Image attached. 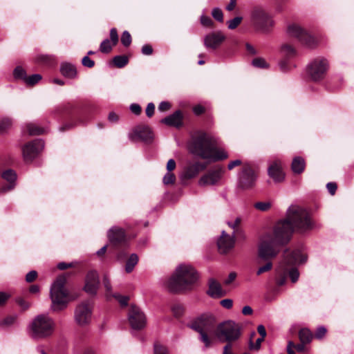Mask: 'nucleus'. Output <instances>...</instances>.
Returning a JSON list of instances; mask_svg holds the SVG:
<instances>
[{"label": "nucleus", "mask_w": 354, "mask_h": 354, "mask_svg": "<svg viewBox=\"0 0 354 354\" xmlns=\"http://www.w3.org/2000/svg\"><path fill=\"white\" fill-rule=\"evenodd\" d=\"M313 223L308 212L297 205H291L287 210L286 218L276 223L273 233L266 234L259 246V257L269 261L279 252V247L287 244L294 230L305 232L311 230Z\"/></svg>", "instance_id": "f257e3e1"}, {"label": "nucleus", "mask_w": 354, "mask_h": 354, "mask_svg": "<svg viewBox=\"0 0 354 354\" xmlns=\"http://www.w3.org/2000/svg\"><path fill=\"white\" fill-rule=\"evenodd\" d=\"M188 149L191 153L212 161L221 160L228 157L224 149L216 148L215 140L203 132L192 136Z\"/></svg>", "instance_id": "f03ea898"}, {"label": "nucleus", "mask_w": 354, "mask_h": 354, "mask_svg": "<svg viewBox=\"0 0 354 354\" xmlns=\"http://www.w3.org/2000/svg\"><path fill=\"white\" fill-rule=\"evenodd\" d=\"M197 279L198 274L192 266L181 264L176 268L166 286L170 292H180L187 289Z\"/></svg>", "instance_id": "7ed1b4c3"}, {"label": "nucleus", "mask_w": 354, "mask_h": 354, "mask_svg": "<svg viewBox=\"0 0 354 354\" xmlns=\"http://www.w3.org/2000/svg\"><path fill=\"white\" fill-rule=\"evenodd\" d=\"M55 328V323L51 317L46 314H40L32 319L28 330L31 338L39 340L52 336Z\"/></svg>", "instance_id": "20e7f679"}, {"label": "nucleus", "mask_w": 354, "mask_h": 354, "mask_svg": "<svg viewBox=\"0 0 354 354\" xmlns=\"http://www.w3.org/2000/svg\"><path fill=\"white\" fill-rule=\"evenodd\" d=\"M66 279L64 275L58 277L52 284L50 295L52 300V309L59 311L66 307L70 301L68 290L65 288Z\"/></svg>", "instance_id": "39448f33"}, {"label": "nucleus", "mask_w": 354, "mask_h": 354, "mask_svg": "<svg viewBox=\"0 0 354 354\" xmlns=\"http://www.w3.org/2000/svg\"><path fill=\"white\" fill-rule=\"evenodd\" d=\"M216 322L215 317L207 313L202 315L190 326L191 328L199 333V339L205 344V348L211 346V340L207 334L214 330Z\"/></svg>", "instance_id": "423d86ee"}, {"label": "nucleus", "mask_w": 354, "mask_h": 354, "mask_svg": "<svg viewBox=\"0 0 354 354\" xmlns=\"http://www.w3.org/2000/svg\"><path fill=\"white\" fill-rule=\"evenodd\" d=\"M306 261V257L301 253L298 250L290 252L286 250L283 253V259L279 263L277 269V272L279 276H281L277 279V284L283 286L286 282V276H287L288 268L286 264L289 266H295L297 263H304Z\"/></svg>", "instance_id": "0eeeda50"}, {"label": "nucleus", "mask_w": 354, "mask_h": 354, "mask_svg": "<svg viewBox=\"0 0 354 354\" xmlns=\"http://www.w3.org/2000/svg\"><path fill=\"white\" fill-rule=\"evenodd\" d=\"M216 336L221 342L231 343L241 336V326L232 320L225 321L217 326Z\"/></svg>", "instance_id": "6e6552de"}, {"label": "nucleus", "mask_w": 354, "mask_h": 354, "mask_svg": "<svg viewBox=\"0 0 354 354\" xmlns=\"http://www.w3.org/2000/svg\"><path fill=\"white\" fill-rule=\"evenodd\" d=\"M252 21L257 29L263 32L270 31L274 25L271 16L261 8H255L252 10Z\"/></svg>", "instance_id": "1a4fd4ad"}, {"label": "nucleus", "mask_w": 354, "mask_h": 354, "mask_svg": "<svg viewBox=\"0 0 354 354\" xmlns=\"http://www.w3.org/2000/svg\"><path fill=\"white\" fill-rule=\"evenodd\" d=\"M93 308V304L89 301H84L76 306L74 312V319L77 325L85 326L91 323Z\"/></svg>", "instance_id": "9d476101"}, {"label": "nucleus", "mask_w": 354, "mask_h": 354, "mask_svg": "<svg viewBox=\"0 0 354 354\" xmlns=\"http://www.w3.org/2000/svg\"><path fill=\"white\" fill-rule=\"evenodd\" d=\"M257 175L250 165H245L238 176V186L243 190L252 189L256 184Z\"/></svg>", "instance_id": "9b49d317"}, {"label": "nucleus", "mask_w": 354, "mask_h": 354, "mask_svg": "<svg viewBox=\"0 0 354 354\" xmlns=\"http://www.w3.org/2000/svg\"><path fill=\"white\" fill-rule=\"evenodd\" d=\"M328 68V62L325 58H317L307 67V73L313 81L322 80Z\"/></svg>", "instance_id": "f8f14e48"}, {"label": "nucleus", "mask_w": 354, "mask_h": 354, "mask_svg": "<svg viewBox=\"0 0 354 354\" xmlns=\"http://www.w3.org/2000/svg\"><path fill=\"white\" fill-rule=\"evenodd\" d=\"M44 147V142L41 139H36L27 143L22 149L24 160L26 162L32 161L43 150Z\"/></svg>", "instance_id": "ddd939ff"}, {"label": "nucleus", "mask_w": 354, "mask_h": 354, "mask_svg": "<svg viewBox=\"0 0 354 354\" xmlns=\"http://www.w3.org/2000/svg\"><path fill=\"white\" fill-rule=\"evenodd\" d=\"M129 321L134 330H141L146 326L147 319L144 313L135 306H132L129 313Z\"/></svg>", "instance_id": "4468645a"}, {"label": "nucleus", "mask_w": 354, "mask_h": 354, "mask_svg": "<svg viewBox=\"0 0 354 354\" xmlns=\"http://www.w3.org/2000/svg\"><path fill=\"white\" fill-rule=\"evenodd\" d=\"M223 172L222 167H216L202 176L198 180V185L201 187L216 185L221 178Z\"/></svg>", "instance_id": "2eb2a0df"}, {"label": "nucleus", "mask_w": 354, "mask_h": 354, "mask_svg": "<svg viewBox=\"0 0 354 354\" xmlns=\"http://www.w3.org/2000/svg\"><path fill=\"white\" fill-rule=\"evenodd\" d=\"M288 33L290 36L297 38L303 44L310 47L313 46L314 44V38L297 25H290L288 27Z\"/></svg>", "instance_id": "dca6fc26"}, {"label": "nucleus", "mask_w": 354, "mask_h": 354, "mask_svg": "<svg viewBox=\"0 0 354 354\" xmlns=\"http://www.w3.org/2000/svg\"><path fill=\"white\" fill-rule=\"evenodd\" d=\"M225 40V36L221 31L212 32L204 37V46L207 49L215 50Z\"/></svg>", "instance_id": "f3484780"}, {"label": "nucleus", "mask_w": 354, "mask_h": 354, "mask_svg": "<svg viewBox=\"0 0 354 354\" xmlns=\"http://www.w3.org/2000/svg\"><path fill=\"white\" fill-rule=\"evenodd\" d=\"M99 285L100 281L97 272L95 270L89 271L85 279V285L84 287L85 292L89 295H95L97 294Z\"/></svg>", "instance_id": "a211bd4d"}, {"label": "nucleus", "mask_w": 354, "mask_h": 354, "mask_svg": "<svg viewBox=\"0 0 354 354\" xmlns=\"http://www.w3.org/2000/svg\"><path fill=\"white\" fill-rule=\"evenodd\" d=\"M207 165L200 162H196L193 164L187 165L183 173L184 179H191L196 177L198 173L206 169Z\"/></svg>", "instance_id": "6ab92c4d"}, {"label": "nucleus", "mask_w": 354, "mask_h": 354, "mask_svg": "<svg viewBox=\"0 0 354 354\" xmlns=\"http://www.w3.org/2000/svg\"><path fill=\"white\" fill-rule=\"evenodd\" d=\"M217 245L220 252L224 254L227 252L234 247V239L225 231H223L220 238L217 241Z\"/></svg>", "instance_id": "aec40b11"}, {"label": "nucleus", "mask_w": 354, "mask_h": 354, "mask_svg": "<svg viewBox=\"0 0 354 354\" xmlns=\"http://www.w3.org/2000/svg\"><path fill=\"white\" fill-rule=\"evenodd\" d=\"M268 175L275 182H281L284 179V174L281 170V162L274 161L272 162L268 169Z\"/></svg>", "instance_id": "412c9836"}, {"label": "nucleus", "mask_w": 354, "mask_h": 354, "mask_svg": "<svg viewBox=\"0 0 354 354\" xmlns=\"http://www.w3.org/2000/svg\"><path fill=\"white\" fill-rule=\"evenodd\" d=\"M161 122L170 127H180L183 124V114L180 111H176L174 113L163 118Z\"/></svg>", "instance_id": "4be33fe9"}, {"label": "nucleus", "mask_w": 354, "mask_h": 354, "mask_svg": "<svg viewBox=\"0 0 354 354\" xmlns=\"http://www.w3.org/2000/svg\"><path fill=\"white\" fill-rule=\"evenodd\" d=\"M107 236L110 242L116 244L124 241L125 232L121 227H113L108 231Z\"/></svg>", "instance_id": "5701e85b"}, {"label": "nucleus", "mask_w": 354, "mask_h": 354, "mask_svg": "<svg viewBox=\"0 0 354 354\" xmlns=\"http://www.w3.org/2000/svg\"><path fill=\"white\" fill-rule=\"evenodd\" d=\"M133 135L135 137L147 142L152 139V132L150 128L147 126H138L133 130Z\"/></svg>", "instance_id": "b1692460"}, {"label": "nucleus", "mask_w": 354, "mask_h": 354, "mask_svg": "<svg viewBox=\"0 0 354 354\" xmlns=\"http://www.w3.org/2000/svg\"><path fill=\"white\" fill-rule=\"evenodd\" d=\"M207 293L212 297H221L225 295L220 283L214 279H210L209 280V290Z\"/></svg>", "instance_id": "393cba45"}, {"label": "nucleus", "mask_w": 354, "mask_h": 354, "mask_svg": "<svg viewBox=\"0 0 354 354\" xmlns=\"http://www.w3.org/2000/svg\"><path fill=\"white\" fill-rule=\"evenodd\" d=\"M2 178L9 182L10 184L6 187H3L1 188V192H6L7 191L11 190L14 188V185L12 184L16 178L17 175L16 173L12 169H8L3 172Z\"/></svg>", "instance_id": "a878e982"}, {"label": "nucleus", "mask_w": 354, "mask_h": 354, "mask_svg": "<svg viewBox=\"0 0 354 354\" xmlns=\"http://www.w3.org/2000/svg\"><path fill=\"white\" fill-rule=\"evenodd\" d=\"M280 55L283 59H291L296 57L297 51L292 46L284 44L281 46Z\"/></svg>", "instance_id": "bb28decb"}, {"label": "nucleus", "mask_w": 354, "mask_h": 354, "mask_svg": "<svg viewBox=\"0 0 354 354\" xmlns=\"http://www.w3.org/2000/svg\"><path fill=\"white\" fill-rule=\"evenodd\" d=\"M60 72L62 75L68 78H74L77 75L76 68L70 63H62L60 66Z\"/></svg>", "instance_id": "cd10ccee"}, {"label": "nucleus", "mask_w": 354, "mask_h": 354, "mask_svg": "<svg viewBox=\"0 0 354 354\" xmlns=\"http://www.w3.org/2000/svg\"><path fill=\"white\" fill-rule=\"evenodd\" d=\"M305 167L306 162L303 158L297 156L293 158L291 164V169L295 174H301L304 171Z\"/></svg>", "instance_id": "c85d7f7f"}, {"label": "nucleus", "mask_w": 354, "mask_h": 354, "mask_svg": "<svg viewBox=\"0 0 354 354\" xmlns=\"http://www.w3.org/2000/svg\"><path fill=\"white\" fill-rule=\"evenodd\" d=\"M138 262V257L136 254L133 253L130 255L129 258L127 259L126 265H125V271L127 273L131 272L135 266L137 265Z\"/></svg>", "instance_id": "c756f323"}, {"label": "nucleus", "mask_w": 354, "mask_h": 354, "mask_svg": "<svg viewBox=\"0 0 354 354\" xmlns=\"http://www.w3.org/2000/svg\"><path fill=\"white\" fill-rule=\"evenodd\" d=\"M28 133L30 136L40 135L45 132L44 129L41 128L33 123H29L26 125Z\"/></svg>", "instance_id": "7c9ffc66"}, {"label": "nucleus", "mask_w": 354, "mask_h": 354, "mask_svg": "<svg viewBox=\"0 0 354 354\" xmlns=\"http://www.w3.org/2000/svg\"><path fill=\"white\" fill-rule=\"evenodd\" d=\"M299 337L301 342L308 344L311 341L313 335L310 330L302 328L299 330Z\"/></svg>", "instance_id": "2f4dec72"}, {"label": "nucleus", "mask_w": 354, "mask_h": 354, "mask_svg": "<svg viewBox=\"0 0 354 354\" xmlns=\"http://www.w3.org/2000/svg\"><path fill=\"white\" fill-rule=\"evenodd\" d=\"M12 121L9 118H4L0 120V134L6 133L12 127Z\"/></svg>", "instance_id": "473e14b6"}, {"label": "nucleus", "mask_w": 354, "mask_h": 354, "mask_svg": "<svg viewBox=\"0 0 354 354\" xmlns=\"http://www.w3.org/2000/svg\"><path fill=\"white\" fill-rule=\"evenodd\" d=\"M286 267L288 268L287 275L288 274L291 281L292 283L297 282L299 277L298 270L296 268H294L293 266H289L288 264H286Z\"/></svg>", "instance_id": "72a5a7b5"}, {"label": "nucleus", "mask_w": 354, "mask_h": 354, "mask_svg": "<svg viewBox=\"0 0 354 354\" xmlns=\"http://www.w3.org/2000/svg\"><path fill=\"white\" fill-rule=\"evenodd\" d=\"M113 62L118 68H122L128 63V57L125 55H117L113 59Z\"/></svg>", "instance_id": "f704fd0d"}, {"label": "nucleus", "mask_w": 354, "mask_h": 354, "mask_svg": "<svg viewBox=\"0 0 354 354\" xmlns=\"http://www.w3.org/2000/svg\"><path fill=\"white\" fill-rule=\"evenodd\" d=\"M113 46V43L109 39H106L100 44V50L103 53H109L111 50Z\"/></svg>", "instance_id": "c9c22d12"}, {"label": "nucleus", "mask_w": 354, "mask_h": 354, "mask_svg": "<svg viewBox=\"0 0 354 354\" xmlns=\"http://www.w3.org/2000/svg\"><path fill=\"white\" fill-rule=\"evenodd\" d=\"M272 204L270 202H257L254 205V207L261 212H266L270 209Z\"/></svg>", "instance_id": "e433bc0d"}, {"label": "nucleus", "mask_w": 354, "mask_h": 354, "mask_svg": "<svg viewBox=\"0 0 354 354\" xmlns=\"http://www.w3.org/2000/svg\"><path fill=\"white\" fill-rule=\"evenodd\" d=\"M41 80V75L39 74H34L29 77H26L25 82L28 85L33 86Z\"/></svg>", "instance_id": "4c0bfd02"}, {"label": "nucleus", "mask_w": 354, "mask_h": 354, "mask_svg": "<svg viewBox=\"0 0 354 354\" xmlns=\"http://www.w3.org/2000/svg\"><path fill=\"white\" fill-rule=\"evenodd\" d=\"M176 181L175 175L169 171H167L163 177L162 182L165 185H173Z\"/></svg>", "instance_id": "58836bf2"}, {"label": "nucleus", "mask_w": 354, "mask_h": 354, "mask_svg": "<svg viewBox=\"0 0 354 354\" xmlns=\"http://www.w3.org/2000/svg\"><path fill=\"white\" fill-rule=\"evenodd\" d=\"M14 77L17 79H21L25 81L26 78V71L21 66H17L15 68L13 72Z\"/></svg>", "instance_id": "ea45409f"}, {"label": "nucleus", "mask_w": 354, "mask_h": 354, "mask_svg": "<svg viewBox=\"0 0 354 354\" xmlns=\"http://www.w3.org/2000/svg\"><path fill=\"white\" fill-rule=\"evenodd\" d=\"M121 43L123 46L127 47L131 43V36L127 30H124L121 37Z\"/></svg>", "instance_id": "a19ab883"}, {"label": "nucleus", "mask_w": 354, "mask_h": 354, "mask_svg": "<svg viewBox=\"0 0 354 354\" xmlns=\"http://www.w3.org/2000/svg\"><path fill=\"white\" fill-rule=\"evenodd\" d=\"M242 17H236L234 19L229 20L227 21V27L229 29L233 30L235 29L241 22Z\"/></svg>", "instance_id": "79ce46f5"}, {"label": "nucleus", "mask_w": 354, "mask_h": 354, "mask_svg": "<svg viewBox=\"0 0 354 354\" xmlns=\"http://www.w3.org/2000/svg\"><path fill=\"white\" fill-rule=\"evenodd\" d=\"M252 65L257 68H264L268 66L266 60L263 58H255L252 60Z\"/></svg>", "instance_id": "37998d69"}, {"label": "nucleus", "mask_w": 354, "mask_h": 354, "mask_svg": "<svg viewBox=\"0 0 354 354\" xmlns=\"http://www.w3.org/2000/svg\"><path fill=\"white\" fill-rule=\"evenodd\" d=\"M264 339L265 338L261 337L256 340L255 343H253L252 339H250L249 343L250 349L258 351L261 348V344L262 342H263Z\"/></svg>", "instance_id": "c03bdc74"}, {"label": "nucleus", "mask_w": 354, "mask_h": 354, "mask_svg": "<svg viewBox=\"0 0 354 354\" xmlns=\"http://www.w3.org/2000/svg\"><path fill=\"white\" fill-rule=\"evenodd\" d=\"M212 15L218 21L222 22L223 21V12L218 8H215L212 10Z\"/></svg>", "instance_id": "a18cd8bd"}, {"label": "nucleus", "mask_w": 354, "mask_h": 354, "mask_svg": "<svg viewBox=\"0 0 354 354\" xmlns=\"http://www.w3.org/2000/svg\"><path fill=\"white\" fill-rule=\"evenodd\" d=\"M288 60V59L282 58L279 62V68L283 73L288 72L290 69V65Z\"/></svg>", "instance_id": "49530a36"}, {"label": "nucleus", "mask_w": 354, "mask_h": 354, "mask_svg": "<svg viewBox=\"0 0 354 354\" xmlns=\"http://www.w3.org/2000/svg\"><path fill=\"white\" fill-rule=\"evenodd\" d=\"M17 320L16 315H10L4 318L1 322V325L10 326L15 323Z\"/></svg>", "instance_id": "de8ad7c7"}, {"label": "nucleus", "mask_w": 354, "mask_h": 354, "mask_svg": "<svg viewBox=\"0 0 354 354\" xmlns=\"http://www.w3.org/2000/svg\"><path fill=\"white\" fill-rule=\"evenodd\" d=\"M272 263L269 260L264 266L260 267L257 270V275H261L263 272H268V271L272 269Z\"/></svg>", "instance_id": "09e8293b"}, {"label": "nucleus", "mask_w": 354, "mask_h": 354, "mask_svg": "<svg viewBox=\"0 0 354 354\" xmlns=\"http://www.w3.org/2000/svg\"><path fill=\"white\" fill-rule=\"evenodd\" d=\"M103 284H104V286L106 290V297H109L111 295V290H112V287H111V283H110V281L109 279V278L107 277V276H104V278H103Z\"/></svg>", "instance_id": "8fccbe9b"}, {"label": "nucleus", "mask_w": 354, "mask_h": 354, "mask_svg": "<svg viewBox=\"0 0 354 354\" xmlns=\"http://www.w3.org/2000/svg\"><path fill=\"white\" fill-rule=\"evenodd\" d=\"M154 354H169L167 348L160 344L154 345Z\"/></svg>", "instance_id": "3c124183"}, {"label": "nucleus", "mask_w": 354, "mask_h": 354, "mask_svg": "<svg viewBox=\"0 0 354 354\" xmlns=\"http://www.w3.org/2000/svg\"><path fill=\"white\" fill-rule=\"evenodd\" d=\"M110 39L113 45H116L118 42V35L116 28H113L110 30Z\"/></svg>", "instance_id": "603ef678"}, {"label": "nucleus", "mask_w": 354, "mask_h": 354, "mask_svg": "<svg viewBox=\"0 0 354 354\" xmlns=\"http://www.w3.org/2000/svg\"><path fill=\"white\" fill-rule=\"evenodd\" d=\"M82 64L84 66L92 68L95 65V62L88 56H85L82 58Z\"/></svg>", "instance_id": "864d4df0"}, {"label": "nucleus", "mask_w": 354, "mask_h": 354, "mask_svg": "<svg viewBox=\"0 0 354 354\" xmlns=\"http://www.w3.org/2000/svg\"><path fill=\"white\" fill-rule=\"evenodd\" d=\"M37 277V272L35 270H31L26 275V281L28 283L34 281Z\"/></svg>", "instance_id": "5fc2aeb1"}, {"label": "nucleus", "mask_w": 354, "mask_h": 354, "mask_svg": "<svg viewBox=\"0 0 354 354\" xmlns=\"http://www.w3.org/2000/svg\"><path fill=\"white\" fill-rule=\"evenodd\" d=\"M112 297L116 298L121 306H126L128 303L129 297L125 296H121L120 295H113Z\"/></svg>", "instance_id": "6e6d98bb"}, {"label": "nucleus", "mask_w": 354, "mask_h": 354, "mask_svg": "<svg viewBox=\"0 0 354 354\" xmlns=\"http://www.w3.org/2000/svg\"><path fill=\"white\" fill-rule=\"evenodd\" d=\"M201 23L207 27H210L213 24L212 20L209 17L204 15H202L201 17Z\"/></svg>", "instance_id": "4d7b16f0"}, {"label": "nucleus", "mask_w": 354, "mask_h": 354, "mask_svg": "<svg viewBox=\"0 0 354 354\" xmlns=\"http://www.w3.org/2000/svg\"><path fill=\"white\" fill-rule=\"evenodd\" d=\"M171 108V104L167 101L161 102L158 105V110L160 111H167Z\"/></svg>", "instance_id": "13d9d810"}, {"label": "nucleus", "mask_w": 354, "mask_h": 354, "mask_svg": "<svg viewBox=\"0 0 354 354\" xmlns=\"http://www.w3.org/2000/svg\"><path fill=\"white\" fill-rule=\"evenodd\" d=\"M326 333V328L324 326H320L317 329L315 336L317 339H322L325 335Z\"/></svg>", "instance_id": "bf43d9fd"}, {"label": "nucleus", "mask_w": 354, "mask_h": 354, "mask_svg": "<svg viewBox=\"0 0 354 354\" xmlns=\"http://www.w3.org/2000/svg\"><path fill=\"white\" fill-rule=\"evenodd\" d=\"M131 111L136 115H138L141 113V106L138 104H132L130 106Z\"/></svg>", "instance_id": "052dcab7"}, {"label": "nucleus", "mask_w": 354, "mask_h": 354, "mask_svg": "<svg viewBox=\"0 0 354 354\" xmlns=\"http://www.w3.org/2000/svg\"><path fill=\"white\" fill-rule=\"evenodd\" d=\"M221 305L226 309H230L232 307L233 301L231 299H225L221 301Z\"/></svg>", "instance_id": "680f3d73"}, {"label": "nucleus", "mask_w": 354, "mask_h": 354, "mask_svg": "<svg viewBox=\"0 0 354 354\" xmlns=\"http://www.w3.org/2000/svg\"><path fill=\"white\" fill-rule=\"evenodd\" d=\"M155 105L153 103L150 102L147 104L146 108V115L148 117H151L154 113Z\"/></svg>", "instance_id": "e2e57ef3"}, {"label": "nucleus", "mask_w": 354, "mask_h": 354, "mask_svg": "<svg viewBox=\"0 0 354 354\" xmlns=\"http://www.w3.org/2000/svg\"><path fill=\"white\" fill-rule=\"evenodd\" d=\"M153 53V48L151 46L145 44L142 47V53L145 55H150Z\"/></svg>", "instance_id": "0e129e2a"}, {"label": "nucleus", "mask_w": 354, "mask_h": 354, "mask_svg": "<svg viewBox=\"0 0 354 354\" xmlns=\"http://www.w3.org/2000/svg\"><path fill=\"white\" fill-rule=\"evenodd\" d=\"M326 187L328 189V192L331 195H334L335 194L336 189H337V185L335 183H328L326 185Z\"/></svg>", "instance_id": "69168bd1"}, {"label": "nucleus", "mask_w": 354, "mask_h": 354, "mask_svg": "<svg viewBox=\"0 0 354 354\" xmlns=\"http://www.w3.org/2000/svg\"><path fill=\"white\" fill-rule=\"evenodd\" d=\"M172 311L175 316L180 317L183 314V308L180 305H176L173 306Z\"/></svg>", "instance_id": "338daca9"}, {"label": "nucleus", "mask_w": 354, "mask_h": 354, "mask_svg": "<svg viewBox=\"0 0 354 354\" xmlns=\"http://www.w3.org/2000/svg\"><path fill=\"white\" fill-rule=\"evenodd\" d=\"M176 162L174 159H169L167 163V170L171 172L176 168Z\"/></svg>", "instance_id": "774afa93"}]
</instances>
